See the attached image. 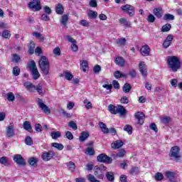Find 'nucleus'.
I'll return each instance as SVG.
<instances>
[{
    "label": "nucleus",
    "instance_id": "f257e3e1",
    "mask_svg": "<svg viewBox=\"0 0 182 182\" xmlns=\"http://www.w3.org/2000/svg\"><path fill=\"white\" fill-rule=\"evenodd\" d=\"M166 60L168 69L174 73L181 68V62H180V59L176 56L169 55L166 57Z\"/></svg>",
    "mask_w": 182,
    "mask_h": 182
},
{
    "label": "nucleus",
    "instance_id": "f03ea898",
    "mask_svg": "<svg viewBox=\"0 0 182 182\" xmlns=\"http://www.w3.org/2000/svg\"><path fill=\"white\" fill-rule=\"evenodd\" d=\"M39 66L44 75H49V60L46 56H42L38 62Z\"/></svg>",
    "mask_w": 182,
    "mask_h": 182
},
{
    "label": "nucleus",
    "instance_id": "7ed1b4c3",
    "mask_svg": "<svg viewBox=\"0 0 182 182\" xmlns=\"http://www.w3.org/2000/svg\"><path fill=\"white\" fill-rule=\"evenodd\" d=\"M169 156L171 159H173L175 161H178L180 159H181V154H180V147L178 146H174L171 147L170 152H169Z\"/></svg>",
    "mask_w": 182,
    "mask_h": 182
},
{
    "label": "nucleus",
    "instance_id": "20e7f679",
    "mask_svg": "<svg viewBox=\"0 0 182 182\" xmlns=\"http://www.w3.org/2000/svg\"><path fill=\"white\" fill-rule=\"evenodd\" d=\"M95 176H97V178L103 179L105 177V171L107 170V167L105 166L103 164L100 166H95L94 168Z\"/></svg>",
    "mask_w": 182,
    "mask_h": 182
},
{
    "label": "nucleus",
    "instance_id": "39448f33",
    "mask_svg": "<svg viewBox=\"0 0 182 182\" xmlns=\"http://www.w3.org/2000/svg\"><path fill=\"white\" fill-rule=\"evenodd\" d=\"M28 68L33 75V78L35 80L39 79L41 74H39V71H38V68H36V63H35V61L33 60L31 61L28 63Z\"/></svg>",
    "mask_w": 182,
    "mask_h": 182
},
{
    "label": "nucleus",
    "instance_id": "423d86ee",
    "mask_svg": "<svg viewBox=\"0 0 182 182\" xmlns=\"http://www.w3.org/2000/svg\"><path fill=\"white\" fill-rule=\"evenodd\" d=\"M36 102L40 109L43 112V113H46V114H50V109H49V107L43 102V100L41 98H36Z\"/></svg>",
    "mask_w": 182,
    "mask_h": 182
},
{
    "label": "nucleus",
    "instance_id": "0eeeda50",
    "mask_svg": "<svg viewBox=\"0 0 182 182\" xmlns=\"http://www.w3.org/2000/svg\"><path fill=\"white\" fill-rule=\"evenodd\" d=\"M97 161L100 163H106L107 164H112L113 159L112 157L106 155V154H100L97 156Z\"/></svg>",
    "mask_w": 182,
    "mask_h": 182
},
{
    "label": "nucleus",
    "instance_id": "6e6552de",
    "mask_svg": "<svg viewBox=\"0 0 182 182\" xmlns=\"http://www.w3.org/2000/svg\"><path fill=\"white\" fill-rule=\"evenodd\" d=\"M28 8L33 9L35 12H38L42 9V6L41 5V1L33 0L31 2L28 3Z\"/></svg>",
    "mask_w": 182,
    "mask_h": 182
},
{
    "label": "nucleus",
    "instance_id": "1a4fd4ad",
    "mask_svg": "<svg viewBox=\"0 0 182 182\" xmlns=\"http://www.w3.org/2000/svg\"><path fill=\"white\" fill-rule=\"evenodd\" d=\"M122 11L128 14L129 16H134V6L130 4H125L121 7Z\"/></svg>",
    "mask_w": 182,
    "mask_h": 182
},
{
    "label": "nucleus",
    "instance_id": "9d476101",
    "mask_svg": "<svg viewBox=\"0 0 182 182\" xmlns=\"http://www.w3.org/2000/svg\"><path fill=\"white\" fill-rule=\"evenodd\" d=\"M55 154V151H44L41 155V158L43 161H49L50 160H52V159H53Z\"/></svg>",
    "mask_w": 182,
    "mask_h": 182
},
{
    "label": "nucleus",
    "instance_id": "9b49d317",
    "mask_svg": "<svg viewBox=\"0 0 182 182\" xmlns=\"http://www.w3.org/2000/svg\"><path fill=\"white\" fill-rule=\"evenodd\" d=\"M66 38L68 42H70L71 43H73L71 45L72 50L73 52H77V50H79V47L77 46V45H76L77 43L76 40L73 39V38H72L70 36H66Z\"/></svg>",
    "mask_w": 182,
    "mask_h": 182
},
{
    "label": "nucleus",
    "instance_id": "f8f14e48",
    "mask_svg": "<svg viewBox=\"0 0 182 182\" xmlns=\"http://www.w3.org/2000/svg\"><path fill=\"white\" fill-rule=\"evenodd\" d=\"M139 68L140 73H141L143 77H147V66H146L144 62L141 61V63H139Z\"/></svg>",
    "mask_w": 182,
    "mask_h": 182
},
{
    "label": "nucleus",
    "instance_id": "ddd939ff",
    "mask_svg": "<svg viewBox=\"0 0 182 182\" xmlns=\"http://www.w3.org/2000/svg\"><path fill=\"white\" fill-rule=\"evenodd\" d=\"M14 161L16 163V164H18V166H25V160L23 159V157H22L20 154H16L14 157Z\"/></svg>",
    "mask_w": 182,
    "mask_h": 182
},
{
    "label": "nucleus",
    "instance_id": "4468645a",
    "mask_svg": "<svg viewBox=\"0 0 182 182\" xmlns=\"http://www.w3.org/2000/svg\"><path fill=\"white\" fill-rule=\"evenodd\" d=\"M174 38V37L173 36V35L169 34L166 38L164 40V43H163V47L165 49H167V48H168V46H170L171 45V42L173 41V39Z\"/></svg>",
    "mask_w": 182,
    "mask_h": 182
},
{
    "label": "nucleus",
    "instance_id": "2eb2a0df",
    "mask_svg": "<svg viewBox=\"0 0 182 182\" xmlns=\"http://www.w3.org/2000/svg\"><path fill=\"white\" fill-rule=\"evenodd\" d=\"M115 64L120 68H124L126 66V60L123 57L118 56L114 60Z\"/></svg>",
    "mask_w": 182,
    "mask_h": 182
},
{
    "label": "nucleus",
    "instance_id": "dca6fc26",
    "mask_svg": "<svg viewBox=\"0 0 182 182\" xmlns=\"http://www.w3.org/2000/svg\"><path fill=\"white\" fill-rule=\"evenodd\" d=\"M150 47L148 45L142 46L140 49V53L142 56H150Z\"/></svg>",
    "mask_w": 182,
    "mask_h": 182
},
{
    "label": "nucleus",
    "instance_id": "f3484780",
    "mask_svg": "<svg viewBox=\"0 0 182 182\" xmlns=\"http://www.w3.org/2000/svg\"><path fill=\"white\" fill-rule=\"evenodd\" d=\"M135 119L138 120L139 124H143L144 123V114L141 112H138L134 114Z\"/></svg>",
    "mask_w": 182,
    "mask_h": 182
},
{
    "label": "nucleus",
    "instance_id": "a211bd4d",
    "mask_svg": "<svg viewBox=\"0 0 182 182\" xmlns=\"http://www.w3.org/2000/svg\"><path fill=\"white\" fill-rule=\"evenodd\" d=\"M7 137H14L15 136V131L14 130V125H11L6 127V129Z\"/></svg>",
    "mask_w": 182,
    "mask_h": 182
},
{
    "label": "nucleus",
    "instance_id": "6ab92c4d",
    "mask_svg": "<svg viewBox=\"0 0 182 182\" xmlns=\"http://www.w3.org/2000/svg\"><path fill=\"white\" fill-rule=\"evenodd\" d=\"M123 144H124V143H123V141L117 140L111 144V147L114 150H116L117 149H120V147H122Z\"/></svg>",
    "mask_w": 182,
    "mask_h": 182
},
{
    "label": "nucleus",
    "instance_id": "aec40b11",
    "mask_svg": "<svg viewBox=\"0 0 182 182\" xmlns=\"http://www.w3.org/2000/svg\"><path fill=\"white\" fill-rule=\"evenodd\" d=\"M98 124L102 133H104V134H109V128H107V127L106 126V124H105L102 122H100Z\"/></svg>",
    "mask_w": 182,
    "mask_h": 182
},
{
    "label": "nucleus",
    "instance_id": "412c9836",
    "mask_svg": "<svg viewBox=\"0 0 182 182\" xmlns=\"http://www.w3.org/2000/svg\"><path fill=\"white\" fill-rule=\"evenodd\" d=\"M166 177L171 182H177V181L176 180V173L174 172H166Z\"/></svg>",
    "mask_w": 182,
    "mask_h": 182
},
{
    "label": "nucleus",
    "instance_id": "4be33fe9",
    "mask_svg": "<svg viewBox=\"0 0 182 182\" xmlns=\"http://www.w3.org/2000/svg\"><path fill=\"white\" fill-rule=\"evenodd\" d=\"M119 22L121 23V25L124 26V28H130V26H132L130 21H127V19L124 18H120Z\"/></svg>",
    "mask_w": 182,
    "mask_h": 182
},
{
    "label": "nucleus",
    "instance_id": "5701e85b",
    "mask_svg": "<svg viewBox=\"0 0 182 182\" xmlns=\"http://www.w3.org/2000/svg\"><path fill=\"white\" fill-rule=\"evenodd\" d=\"M69 21V16L68 14H64L61 16L60 22L63 26H67L68 22Z\"/></svg>",
    "mask_w": 182,
    "mask_h": 182
},
{
    "label": "nucleus",
    "instance_id": "b1692460",
    "mask_svg": "<svg viewBox=\"0 0 182 182\" xmlns=\"http://www.w3.org/2000/svg\"><path fill=\"white\" fill-rule=\"evenodd\" d=\"M117 114L118 113L119 114H120V116H124V114L127 113L126 109H124V107H123L122 105H117Z\"/></svg>",
    "mask_w": 182,
    "mask_h": 182
},
{
    "label": "nucleus",
    "instance_id": "393cba45",
    "mask_svg": "<svg viewBox=\"0 0 182 182\" xmlns=\"http://www.w3.org/2000/svg\"><path fill=\"white\" fill-rule=\"evenodd\" d=\"M33 36H35L36 39H38L40 42H43L45 41V36H43V34L38 32V31H34L33 33Z\"/></svg>",
    "mask_w": 182,
    "mask_h": 182
},
{
    "label": "nucleus",
    "instance_id": "a878e982",
    "mask_svg": "<svg viewBox=\"0 0 182 182\" xmlns=\"http://www.w3.org/2000/svg\"><path fill=\"white\" fill-rule=\"evenodd\" d=\"M154 14L158 19H160L163 16V10L160 8H156L154 9Z\"/></svg>",
    "mask_w": 182,
    "mask_h": 182
},
{
    "label": "nucleus",
    "instance_id": "bb28decb",
    "mask_svg": "<svg viewBox=\"0 0 182 182\" xmlns=\"http://www.w3.org/2000/svg\"><path fill=\"white\" fill-rule=\"evenodd\" d=\"M23 86L27 89V90H28V92H33V89H35V85H33L31 82H24Z\"/></svg>",
    "mask_w": 182,
    "mask_h": 182
},
{
    "label": "nucleus",
    "instance_id": "cd10ccee",
    "mask_svg": "<svg viewBox=\"0 0 182 182\" xmlns=\"http://www.w3.org/2000/svg\"><path fill=\"white\" fill-rule=\"evenodd\" d=\"M23 129L25 130H27V132H28L29 133H32V132H33L32 130V125H31V122L26 121L23 122Z\"/></svg>",
    "mask_w": 182,
    "mask_h": 182
},
{
    "label": "nucleus",
    "instance_id": "c85d7f7f",
    "mask_svg": "<svg viewBox=\"0 0 182 182\" xmlns=\"http://www.w3.org/2000/svg\"><path fill=\"white\" fill-rule=\"evenodd\" d=\"M36 90L39 95H42L43 93V85L42 83H39L37 86H35V88H33V92Z\"/></svg>",
    "mask_w": 182,
    "mask_h": 182
},
{
    "label": "nucleus",
    "instance_id": "c756f323",
    "mask_svg": "<svg viewBox=\"0 0 182 182\" xmlns=\"http://www.w3.org/2000/svg\"><path fill=\"white\" fill-rule=\"evenodd\" d=\"M108 110L112 114H117V105L114 106L113 105H108Z\"/></svg>",
    "mask_w": 182,
    "mask_h": 182
},
{
    "label": "nucleus",
    "instance_id": "7c9ffc66",
    "mask_svg": "<svg viewBox=\"0 0 182 182\" xmlns=\"http://www.w3.org/2000/svg\"><path fill=\"white\" fill-rule=\"evenodd\" d=\"M55 12L58 15H63L64 9L63 6L60 4H58L55 7Z\"/></svg>",
    "mask_w": 182,
    "mask_h": 182
},
{
    "label": "nucleus",
    "instance_id": "2f4dec72",
    "mask_svg": "<svg viewBox=\"0 0 182 182\" xmlns=\"http://www.w3.org/2000/svg\"><path fill=\"white\" fill-rule=\"evenodd\" d=\"M114 76L116 79H120V77H124V79H126V77H127V75H126V74L122 73L119 70L114 72Z\"/></svg>",
    "mask_w": 182,
    "mask_h": 182
},
{
    "label": "nucleus",
    "instance_id": "473e14b6",
    "mask_svg": "<svg viewBox=\"0 0 182 182\" xmlns=\"http://www.w3.org/2000/svg\"><path fill=\"white\" fill-rule=\"evenodd\" d=\"M87 16H89V18H92V19H96V18H97V12L90 10L87 13Z\"/></svg>",
    "mask_w": 182,
    "mask_h": 182
},
{
    "label": "nucleus",
    "instance_id": "72a5a7b5",
    "mask_svg": "<svg viewBox=\"0 0 182 182\" xmlns=\"http://www.w3.org/2000/svg\"><path fill=\"white\" fill-rule=\"evenodd\" d=\"M89 137V133L86 132H83L81 133V135L80 136L79 140L80 141H85L86 139Z\"/></svg>",
    "mask_w": 182,
    "mask_h": 182
},
{
    "label": "nucleus",
    "instance_id": "f704fd0d",
    "mask_svg": "<svg viewBox=\"0 0 182 182\" xmlns=\"http://www.w3.org/2000/svg\"><path fill=\"white\" fill-rule=\"evenodd\" d=\"M52 147H55V149H57L59 151H61L63 149H64L63 144H59L58 142H53L51 144Z\"/></svg>",
    "mask_w": 182,
    "mask_h": 182
},
{
    "label": "nucleus",
    "instance_id": "c9c22d12",
    "mask_svg": "<svg viewBox=\"0 0 182 182\" xmlns=\"http://www.w3.org/2000/svg\"><path fill=\"white\" fill-rule=\"evenodd\" d=\"M34 52H35V43H30L28 46V53H29V55H33Z\"/></svg>",
    "mask_w": 182,
    "mask_h": 182
},
{
    "label": "nucleus",
    "instance_id": "e433bc0d",
    "mask_svg": "<svg viewBox=\"0 0 182 182\" xmlns=\"http://www.w3.org/2000/svg\"><path fill=\"white\" fill-rule=\"evenodd\" d=\"M122 90L124 93H129L132 90V86L129 83H125L122 87Z\"/></svg>",
    "mask_w": 182,
    "mask_h": 182
},
{
    "label": "nucleus",
    "instance_id": "4c0bfd02",
    "mask_svg": "<svg viewBox=\"0 0 182 182\" xmlns=\"http://www.w3.org/2000/svg\"><path fill=\"white\" fill-rule=\"evenodd\" d=\"M50 136L52 139H53L54 140H56V139H59V137H60L62 134H60V132H52L50 133Z\"/></svg>",
    "mask_w": 182,
    "mask_h": 182
},
{
    "label": "nucleus",
    "instance_id": "58836bf2",
    "mask_svg": "<svg viewBox=\"0 0 182 182\" xmlns=\"http://www.w3.org/2000/svg\"><path fill=\"white\" fill-rule=\"evenodd\" d=\"M105 176L108 181H114V175L113 174V172H107Z\"/></svg>",
    "mask_w": 182,
    "mask_h": 182
},
{
    "label": "nucleus",
    "instance_id": "ea45409f",
    "mask_svg": "<svg viewBox=\"0 0 182 182\" xmlns=\"http://www.w3.org/2000/svg\"><path fill=\"white\" fill-rule=\"evenodd\" d=\"M38 161V158L32 157L28 159V164H30V166H36Z\"/></svg>",
    "mask_w": 182,
    "mask_h": 182
},
{
    "label": "nucleus",
    "instance_id": "a19ab883",
    "mask_svg": "<svg viewBox=\"0 0 182 182\" xmlns=\"http://www.w3.org/2000/svg\"><path fill=\"white\" fill-rule=\"evenodd\" d=\"M116 43L118 44L119 46H124V45H126V38H118L116 40Z\"/></svg>",
    "mask_w": 182,
    "mask_h": 182
},
{
    "label": "nucleus",
    "instance_id": "79ce46f5",
    "mask_svg": "<svg viewBox=\"0 0 182 182\" xmlns=\"http://www.w3.org/2000/svg\"><path fill=\"white\" fill-rule=\"evenodd\" d=\"M0 164H4V166H9L10 164L8 161V158H6V156H2L1 158H0Z\"/></svg>",
    "mask_w": 182,
    "mask_h": 182
},
{
    "label": "nucleus",
    "instance_id": "37998d69",
    "mask_svg": "<svg viewBox=\"0 0 182 182\" xmlns=\"http://www.w3.org/2000/svg\"><path fill=\"white\" fill-rule=\"evenodd\" d=\"M171 29V24L166 23L161 27V32H168Z\"/></svg>",
    "mask_w": 182,
    "mask_h": 182
},
{
    "label": "nucleus",
    "instance_id": "c03bdc74",
    "mask_svg": "<svg viewBox=\"0 0 182 182\" xmlns=\"http://www.w3.org/2000/svg\"><path fill=\"white\" fill-rule=\"evenodd\" d=\"M89 68V64L87 63V60H83L81 64V69L83 70V72H86L87 70V68Z\"/></svg>",
    "mask_w": 182,
    "mask_h": 182
},
{
    "label": "nucleus",
    "instance_id": "a18cd8bd",
    "mask_svg": "<svg viewBox=\"0 0 182 182\" xmlns=\"http://www.w3.org/2000/svg\"><path fill=\"white\" fill-rule=\"evenodd\" d=\"M87 180L90 182H100V181L96 179V177H95V176L92 175V174H88L87 176Z\"/></svg>",
    "mask_w": 182,
    "mask_h": 182
},
{
    "label": "nucleus",
    "instance_id": "49530a36",
    "mask_svg": "<svg viewBox=\"0 0 182 182\" xmlns=\"http://www.w3.org/2000/svg\"><path fill=\"white\" fill-rule=\"evenodd\" d=\"M164 21H174V16L170 14H164Z\"/></svg>",
    "mask_w": 182,
    "mask_h": 182
},
{
    "label": "nucleus",
    "instance_id": "de8ad7c7",
    "mask_svg": "<svg viewBox=\"0 0 182 182\" xmlns=\"http://www.w3.org/2000/svg\"><path fill=\"white\" fill-rule=\"evenodd\" d=\"M63 76L65 77V79H66V80H70L71 79H73V75H72V73L68 71L64 72Z\"/></svg>",
    "mask_w": 182,
    "mask_h": 182
},
{
    "label": "nucleus",
    "instance_id": "09e8293b",
    "mask_svg": "<svg viewBox=\"0 0 182 182\" xmlns=\"http://www.w3.org/2000/svg\"><path fill=\"white\" fill-rule=\"evenodd\" d=\"M124 130V132H127L128 134H132L133 133V128L129 124L125 125Z\"/></svg>",
    "mask_w": 182,
    "mask_h": 182
},
{
    "label": "nucleus",
    "instance_id": "8fccbe9b",
    "mask_svg": "<svg viewBox=\"0 0 182 182\" xmlns=\"http://www.w3.org/2000/svg\"><path fill=\"white\" fill-rule=\"evenodd\" d=\"M126 154V150L124 149H121L119 150V152L116 154V157H124V155Z\"/></svg>",
    "mask_w": 182,
    "mask_h": 182
},
{
    "label": "nucleus",
    "instance_id": "3c124183",
    "mask_svg": "<svg viewBox=\"0 0 182 182\" xmlns=\"http://www.w3.org/2000/svg\"><path fill=\"white\" fill-rule=\"evenodd\" d=\"M85 154H89V156H94L95 149H93V147L89 146L87 148V151H86Z\"/></svg>",
    "mask_w": 182,
    "mask_h": 182
},
{
    "label": "nucleus",
    "instance_id": "603ef678",
    "mask_svg": "<svg viewBox=\"0 0 182 182\" xmlns=\"http://www.w3.org/2000/svg\"><path fill=\"white\" fill-rule=\"evenodd\" d=\"M68 127H70V129H73V130H77V125L73 121H70L68 123Z\"/></svg>",
    "mask_w": 182,
    "mask_h": 182
},
{
    "label": "nucleus",
    "instance_id": "864d4df0",
    "mask_svg": "<svg viewBox=\"0 0 182 182\" xmlns=\"http://www.w3.org/2000/svg\"><path fill=\"white\" fill-rule=\"evenodd\" d=\"M25 143L27 144V146H32L33 144V140H32V138L31 136H26L25 139Z\"/></svg>",
    "mask_w": 182,
    "mask_h": 182
},
{
    "label": "nucleus",
    "instance_id": "5fc2aeb1",
    "mask_svg": "<svg viewBox=\"0 0 182 182\" xmlns=\"http://www.w3.org/2000/svg\"><path fill=\"white\" fill-rule=\"evenodd\" d=\"M7 100H9V102H14V100H15V95L13 92L7 93Z\"/></svg>",
    "mask_w": 182,
    "mask_h": 182
},
{
    "label": "nucleus",
    "instance_id": "6e6d98bb",
    "mask_svg": "<svg viewBox=\"0 0 182 182\" xmlns=\"http://www.w3.org/2000/svg\"><path fill=\"white\" fill-rule=\"evenodd\" d=\"M80 25H81V26H84V27H89V26H90V22L83 19L80 21Z\"/></svg>",
    "mask_w": 182,
    "mask_h": 182
},
{
    "label": "nucleus",
    "instance_id": "4d7b16f0",
    "mask_svg": "<svg viewBox=\"0 0 182 182\" xmlns=\"http://www.w3.org/2000/svg\"><path fill=\"white\" fill-rule=\"evenodd\" d=\"M19 73H21V69L18 66H16L13 68V75L14 76H19Z\"/></svg>",
    "mask_w": 182,
    "mask_h": 182
},
{
    "label": "nucleus",
    "instance_id": "13d9d810",
    "mask_svg": "<svg viewBox=\"0 0 182 182\" xmlns=\"http://www.w3.org/2000/svg\"><path fill=\"white\" fill-rule=\"evenodd\" d=\"M130 174H132V176H134L136 174L139 173V168L134 166L131 168L130 171H129Z\"/></svg>",
    "mask_w": 182,
    "mask_h": 182
},
{
    "label": "nucleus",
    "instance_id": "bf43d9fd",
    "mask_svg": "<svg viewBox=\"0 0 182 182\" xmlns=\"http://www.w3.org/2000/svg\"><path fill=\"white\" fill-rule=\"evenodd\" d=\"M164 176L161 174V173L158 172L155 174V180L157 181H161Z\"/></svg>",
    "mask_w": 182,
    "mask_h": 182
},
{
    "label": "nucleus",
    "instance_id": "052dcab7",
    "mask_svg": "<svg viewBox=\"0 0 182 182\" xmlns=\"http://www.w3.org/2000/svg\"><path fill=\"white\" fill-rule=\"evenodd\" d=\"M147 21H148L149 23H153L155 22V21H156V17H155L154 15H153V14H149V15L148 16Z\"/></svg>",
    "mask_w": 182,
    "mask_h": 182
},
{
    "label": "nucleus",
    "instance_id": "680f3d73",
    "mask_svg": "<svg viewBox=\"0 0 182 182\" xmlns=\"http://www.w3.org/2000/svg\"><path fill=\"white\" fill-rule=\"evenodd\" d=\"M3 38H5V39H9V38H11V33L9 31L6 30L2 33Z\"/></svg>",
    "mask_w": 182,
    "mask_h": 182
},
{
    "label": "nucleus",
    "instance_id": "e2e57ef3",
    "mask_svg": "<svg viewBox=\"0 0 182 182\" xmlns=\"http://www.w3.org/2000/svg\"><path fill=\"white\" fill-rule=\"evenodd\" d=\"M66 166L68 167V168H72L73 170H75L76 165H75V163L73 161H69L66 164Z\"/></svg>",
    "mask_w": 182,
    "mask_h": 182
},
{
    "label": "nucleus",
    "instance_id": "0e129e2a",
    "mask_svg": "<svg viewBox=\"0 0 182 182\" xmlns=\"http://www.w3.org/2000/svg\"><path fill=\"white\" fill-rule=\"evenodd\" d=\"M102 70V67L99 65H96L93 68L94 73H100V72Z\"/></svg>",
    "mask_w": 182,
    "mask_h": 182
},
{
    "label": "nucleus",
    "instance_id": "69168bd1",
    "mask_svg": "<svg viewBox=\"0 0 182 182\" xmlns=\"http://www.w3.org/2000/svg\"><path fill=\"white\" fill-rule=\"evenodd\" d=\"M35 130L37 133H41V132H42V125H41V124H36L35 125Z\"/></svg>",
    "mask_w": 182,
    "mask_h": 182
},
{
    "label": "nucleus",
    "instance_id": "338daca9",
    "mask_svg": "<svg viewBox=\"0 0 182 182\" xmlns=\"http://www.w3.org/2000/svg\"><path fill=\"white\" fill-rule=\"evenodd\" d=\"M171 118L169 117H164L161 119L162 122L164 124H168V123H170Z\"/></svg>",
    "mask_w": 182,
    "mask_h": 182
},
{
    "label": "nucleus",
    "instance_id": "774afa93",
    "mask_svg": "<svg viewBox=\"0 0 182 182\" xmlns=\"http://www.w3.org/2000/svg\"><path fill=\"white\" fill-rule=\"evenodd\" d=\"M83 103H84V105H85V106L87 109H92V102H87V100H84Z\"/></svg>",
    "mask_w": 182,
    "mask_h": 182
}]
</instances>
